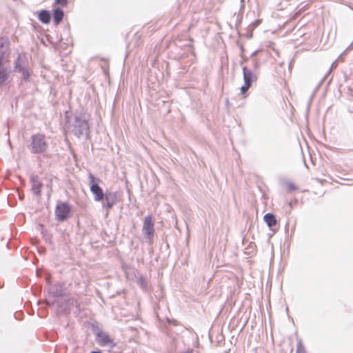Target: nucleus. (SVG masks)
<instances>
[{
	"label": "nucleus",
	"mask_w": 353,
	"mask_h": 353,
	"mask_svg": "<svg viewBox=\"0 0 353 353\" xmlns=\"http://www.w3.org/2000/svg\"><path fill=\"white\" fill-rule=\"evenodd\" d=\"M97 343L100 345L103 346L108 344H112L113 340L108 334L103 332H100L97 334Z\"/></svg>",
	"instance_id": "6"
},
{
	"label": "nucleus",
	"mask_w": 353,
	"mask_h": 353,
	"mask_svg": "<svg viewBox=\"0 0 353 353\" xmlns=\"http://www.w3.org/2000/svg\"><path fill=\"white\" fill-rule=\"evenodd\" d=\"M91 353H101V352H92Z\"/></svg>",
	"instance_id": "18"
},
{
	"label": "nucleus",
	"mask_w": 353,
	"mask_h": 353,
	"mask_svg": "<svg viewBox=\"0 0 353 353\" xmlns=\"http://www.w3.org/2000/svg\"><path fill=\"white\" fill-rule=\"evenodd\" d=\"M20 57H18L17 61L15 64V70L22 73L23 77L25 80H28L31 76V72L28 70L25 69L19 64Z\"/></svg>",
	"instance_id": "7"
},
{
	"label": "nucleus",
	"mask_w": 353,
	"mask_h": 353,
	"mask_svg": "<svg viewBox=\"0 0 353 353\" xmlns=\"http://www.w3.org/2000/svg\"><path fill=\"white\" fill-rule=\"evenodd\" d=\"M143 231L148 239H152L153 237L154 229V223L151 216H148L144 219Z\"/></svg>",
	"instance_id": "5"
},
{
	"label": "nucleus",
	"mask_w": 353,
	"mask_h": 353,
	"mask_svg": "<svg viewBox=\"0 0 353 353\" xmlns=\"http://www.w3.org/2000/svg\"><path fill=\"white\" fill-rule=\"evenodd\" d=\"M63 18V12L60 8H57L53 12V19L55 24H59Z\"/></svg>",
	"instance_id": "10"
},
{
	"label": "nucleus",
	"mask_w": 353,
	"mask_h": 353,
	"mask_svg": "<svg viewBox=\"0 0 353 353\" xmlns=\"http://www.w3.org/2000/svg\"><path fill=\"white\" fill-rule=\"evenodd\" d=\"M55 3L61 6H65L68 4V0H55Z\"/></svg>",
	"instance_id": "14"
},
{
	"label": "nucleus",
	"mask_w": 353,
	"mask_h": 353,
	"mask_svg": "<svg viewBox=\"0 0 353 353\" xmlns=\"http://www.w3.org/2000/svg\"><path fill=\"white\" fill-rule=\"evenodd\" d=\"M38 17L40 21L46 24L49 23L51 19L50 14L47 10L40 11Z\"/></svg>",
	"instance_id": "8"
},
{
	"label": "nucleus",
	"mask_w": 353,
	"mask_h": 353,
	"mask_svg": "<svg viewBox=\"0 0 353 353\" xmlns=\"http://www.w3.org/2000/svg\"><path fill=\"white\" fill-rule=\"evenodd\" d=\"M296 353H306L305 350L301 341L298 343Z\"/></svg>",
	"instance_id": "12"
},
{
	"label": "nucleus",
	"mask_w": 353,
	"mask_h": 353,
	"mask_svg": "<svg viewBox=\"0 0 353 353\" xmlns=\"http://www.w3.org/2000/svg\"><path fill=\"white\" fill-rule=\"evenodd\" d=\"M263 219H264L265 222L267 223V225L270 228L273 227V226L276 225V224L277 221H276V217L272 213H268V214H265Z\"/></svg>",
	"instance_id": "9"
},
{
	"label": "nucleus",
	"mask_w": 353,
	"mask_h": 353,
	"mask_svg": "<svg viewBox=\"0 0 353 353\" xmlns=\"http://www.w3.org/2000/svg\"><path fill=\"white\" fill-rule=\"evenodd\" d=\"M1 81H2V80L6 79V75H5V74H3L1 73Z\"/></svg>",
	"instance_id": "17"
},
{
	"label": "nucleus",
	"mask_w": 353,
	"mask_h": 353,
	"mask_svg": "<svg viewBox=\"0 0 353 353\" xmlns=\"http://www.w3.org/2000/svg\"><path fill=\"white\" fill-rule=\"evenodd\" d=\"M41 183L35 179H32V189L37 196L39 194Z\"/></svg>",
	"instance_id": "11"
},
{
	"label": "nucleus",
	"mask_w": 353,
	"mask_h": 353,
	"mask_svg": "<svg viewBox=\"0 0 353 353\" xmlns=\"http://www.w3.org/2000/svg\"><path fill=\"white\" fill-rule=\"evenodd\" d=\"M90 191L94 195L95 199H103V192L102 189L99 186L97 179L94 175L90 174L89 176Z\"/></svg>",
	"instance_id": "4"
},
{
	"label": "nucleus",
	"mask_w": 353,
	"mask_h": 353,
	"mask_svg": "<svg viewBox=\"0 0 353 353\" xmlns=\"http://www.w3.org/2000/svg\"><path fill=\"white\" fill-rule=\"evenodd\" d=\"M114 205V202H107L106 206L108 209H110L112 208V206Z\"/></svg>",
	"instance_id": "15"
},
{
	"label": "nucleus",
	"mask_w": 353,
	"mask_h": 353,
	"mask_svg": "<svg viewBox=\"0 0 353 353\" xmlns=\"http://www.w3.org/2000/svg\"><path fill=\"white\" fill-rule=\"evenodd\" d=\"M48 143L43 134H36L31 137L30 150L32 153H44L48 149Z\"/></svg>",
	"instance_id": "1"
},
{
	"label": "nucleus",
	"mask_w": 353,
	"mask_h": 353,
	"mask_svg": "<svg viewBox=\"0 0 353 353\" xmlns=\"http://www.w3.org/2000/svg\"><path fill=\"white\" fill-rule=\"evenodd\" d=\"M183 353H194V350H188L187 351L183 352Z\"/></svg>",
	"instance_id": "16"
},
{
	"label": "nucleus",
	"mask_w": 353,
	"mask_h": 353,
	"mask_svg": "<svg viewBox=\"0 0 353 353\" xmlns=\"http://www.w3.org/2000/svg\"><path fill=\"white\" fill-rule=\"evenodd\" d=\"M72 213V208L65 202L59 203L56 208L55 215L58 221H63L69 218Z\"/></svg>",
	"instance_id": "3"
},
{
	"label": "nucleus",
	"mask_w": 353,
	"mask_h": 353,
	"mask_svg": "<svg viewBox=\"0 0 353 353\" xmlns=\"http://www.w3.org/2000/svg\"><path fill=\"white\" fill-rule=\"evenodd\" d=\"M285 188L288 191H294L296 189V185L293 183H288Z\"/></svg>",
	"instance_id": "13"
},
{
	"label": "nucleus",
	"mask_w": 353,
	"mask_h": 353,
	"mask_svg": "<svg viewBox=\"0 0 353 353\" xmlns=\"http://www.w3.org/2000/svg\"><path fill=\"white\" fill-rule=\"evenodd\" d=\"M244 84L240 89V92L242 98L245 99L248 97L247 92L251 87L252 83L256 80V77L253 72L248 70L246 67L243 68Z\"/></svg>",
	"instance_id": "2"
}]
</instances>
